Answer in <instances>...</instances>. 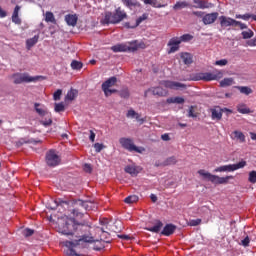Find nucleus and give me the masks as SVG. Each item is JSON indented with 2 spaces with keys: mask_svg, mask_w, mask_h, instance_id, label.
I'll return each instance as SVG.
<instances>
[{
  "mask_svg": "<svg viewBox=\"0 0 256 256\" xmlns=\"http://www.w3.org/2000/svg\"><path fill=\"white\" fill-rule=\"evenodd\" d=\"M89 229H91V226L87 221L79 222L75 218H69L64 224L59 226L58 231L66 237H80L78 240H74L78 241V245H80L81 241L83 243H95L93 236L85 235V233H89Z\"/></svg>",
  "mask_w": 256,
  "mask_h": 256,
  "instance_id": "1",
  "label": "nucleus"
},
{
  "mask_svg": "<svg viewBox=\"0 0 256 256\" xmlns=\"http://www.w3.org/2000/svg\"><path fill=\"white\" fill-rule=\"evenodd\" d=\"M139 49H145V43L133 40L126 43H119L111 47L113 53H135Z\"/></svg>",
  "mask_w": 256,
  "mask_h": 256,
  "instance_id": "2",
  "label": "nucleus"
},
{
  "mask_svg": "<svg viewBox=\"0 0 256 256\" xmlns=\"http://www.w3.org/2000/svg\"><path fill=\"white\" fill-rule=\"evenodd\" d=\"M124 19H127V12L118 7L115 12H105L104 18L101 20L103 25H117Z\"/></svg>",
  "mask_w": 256,
  "mask_h": 256,
  "instance_id": "3",
  "label": "nucleus"
},
{
  "mask_svg": "<svg viewBox=\"0 0 256 256\" xmlns=\"http://www.w3.org/2000/svg\"><path fill=\"white\" fill-rule=\"evenodd\" d=\"M73 209L70 210L71 215L73 217L83 218L85 212L83 211H91V209H95V203L91 201H83V200H76L73 202Z\"/></svg>",
  "mask_w": 256,
  "mask_h": 256,
  "instance_id": "4",
  "label": "nucleus"
},
{
  "mask_svg": "<svg viewBox=\"0 0 256 256\" xmlns=\"http://www.w3.org/2000/svg\"><path fill=\"white\" fill-rule=\"evenodd\" d=\"M223 78V72L220 70H214L212 72H199L193 75L192 81H219Z\"/></svg>",
  "mask_w": 256,
  "mask_h": 256,
  "instance_id": "5",
  "label": "nucleus"
},
{
  "mask_svg": "<svg viewBox=\"0 0 256 256\" xmlns=\"http://www.w3.org/2000/svg\"><path fill=\"white\" fill-rule=\"evenodd\" d=\"M198 174H200V176L206 181L212 182L214 185H227V183H229V179H233V176L219 177L205 170H199Z\"/></svg>",
  "mask_w": 256,
  "mask_h": 256,
  "instance_id": "6",
  "label": "nucleus"
},
{
  "mask_svg": "<svg viewBox=\"0 0 256 256\" xmlns=\"http://www.w3.org/2000/svg\"><path fill=\"white\" fill-rule=\"evenodd\" d=\"M12 77L15 85H21V83H36L39 79H43V76H30L28 73H15Z\"/></svg>",
  "mask_w": 256,
  "mask_h": 256,
  "instance_id": "7",
  "label": "nucleus"
},
{
  "mask_svg": "<svg viewBox=\"0 0 256 256\" xmlns=\"http://www.w3.org/2000/svg\"><path fill=\"white\" fill-rule=\"evenodd\" d=\"M119 143L123 149L130 153H143V151H145V148L137 147L131 138L122 137L119 139Z\"/></svg>",
  "mask_w": 256,
  "mask_h": 256,
  "instance_id": "8",
  "label": "nucleus"
},
{
  "mask_svg": "<svg viewBox=\"0 0 256 256\" xmlns=\"http://www.w3.org/2000/svg\"><path fill=\"white\" fill-rule=\"evenodd\" d=\"M247 165L245 160L240 161L236 164L223 165L215 168V173H233V171H237L238 169H243Z\"/></svg>",
  "mask_w": 256,
  "mask_h": 256,
  "instance_id": "9",
  "label": "nucleus"
},
{
  "mask_svg": "<svg viewBox=\"0 0 256 256\" xmlns=\"http://www.w3.org/2000/svg\"><path fill=\"white\" fill-rule=\"evenodd\" d=\"M46 163L49 167H57L61 163V158L55 153V150H50L46 153Z\"/></svg>",
  "mask_w": 256,
  "mask_h": 256,
  "instance_id": "10",
  "label": "nucleus"
},
{
  "mask_svg": "<svg viewBox=\"0 0 256 256\" xmlns=\"http://www.w3.org/2000/svg\"><path fill=\"white\" fill-rule=\"evenodd\" d=\"M160 85H163L166 89H172L174 91H183L187 89V86L184 83L169 80L160 82Z\"/></svg>",
  "mask_w": 256,
  "mask_h": 256,
  "instance_id": "11",
  "label": "nucleus"
},
{
  "mask_svg": "<svg viewBox=\"0 0 256 256\" xmlns=\"http://www.w3.org/2000/svg\"><path fill=\"white\" fill-rule=\"evenodd\" d=\"M149 93H152V95H155L157 97L167 96V90L163 89L161 86L149 88L144 92V97H147Z\"/></svg>",
  "mask_w": 256,
  "mask_h": 256,
  "instance_id": "12",
  "label": "nucleus"
},
{
  "mask_svg": "<svg viewBox=\"0 0 256 256\" xmlns=\"http://www.w3.org/2000/svg\"><path fill=\"white\" fill-rule=\"evenodd\" d=\"M179 45H181V40H179V37L171 38L168 42V54L171 55V53H177L179 51Z\"/></svg>",
  "mask_w": 256,
  "mask_h": 256,
  "instance_id": "13",
  "label": "nucleus"
},
{
  "mask_svg": "<svg viewBox=\"0 0 256 256\" xmlns=\"http://www.w3.org/2000/svg\"><path fill=\"white\" fill-rule=\"evenodd\" d=\"M64 245L69 249V251L67 252V255L79 256V254L75 251V249H73L74 247L79 246V241H65Z\"/></svg>",
  "mask_w": 256,
  "mask_h": 256,
  "instance_id": "14",
  "label": "nucleus"
},
{
  "mask_svg": "<svg viewBox=\"0 0 256 256\" xmlns=\"http://www.w3.org/2000/svg\"><path fill=\"white\" fill-rule=\"evenodd\" d=\"M218 17H219V13L217 12L206 14L203 16L202 22L204 23V25H211L215 23V21H217Z\"/></svg>",
  "mask_w": 256,
  "mask_h": 256,
  "instance_id": "15",
  "label": "nucleus"
},
{
  "mask_svg": "<svg viewBox=\"0 0 256 256\" xmlns=\"http://www.w3.org/2000/svg\"><path fill=\"white\" fill-rule=\"evenodd\" d=\"M211 113L213 121H221V119H223V110H221V107L217 106L215 108H212Z\"/></svg>",
  "mask_w": 256,
  "mask_h": 256,
  "instance_id": "16",
  "label": "nucleus"
},
{
  "mask_svg": "<svg viewBox=\"0 0 256 256\" xmlns=\"http://www.w3.org/2000/svg\"><path fill=\"white\" fill-rule=\"evenodd\" d=\"M220 20V25L221 27H231V26H235V19H232L230 17L227 16H220L219 17Z\"/></svg>",
  "mask_w": 256,
  "mask_h": 256,
  "instance_id": "17",
  "label": "nucleus"
},
{
  "mask_svg": "<svg viewBox=\"0 0 256 256\" xmlns=\"http://www.w3.org/2000/svg\"><path fill=\"white\" fill-rule=\"evenodd\" d=\"M78 19L79 18L77 17V14H67L65 16V21L69 27H75V25H77Z\"/></svg>",
  "mask_w": 256,
  "mask_h": 256,
  "instance_id": "18",
  "label": "nucleus"
},
{
  "mask_svg": "<svg viewBox=\"0 0 256 256\" xmlns=\"http://www.w3.org/2000/svg\"><path fill=\"white\" fill-rule=\"evenodd\" d=\"M175 229H177V227L173 224H167L161 234L162 235H165V237H169L170 235H173L175 233Z\"/></svg>",
  "mask_w": 256,
  "mask_h": 256,
  "instance_id": "19",
  "label": "nucleus"
},
{
  "mask_svg": "<svg viewBox=\"0 0 256 256\" xmlns=\"http://www.w3.org/2000/svg\"><path fill=\"white\" fill-rule=\"evenodd\" d=\"M144 5H151L155 9H161L163 7H167V4H161L157 0H142Z\"/></svg>",
  "mask_w": 256,
  "mask_h": 256,
  "instance_id": "20",
  "label": "nucleus"
},
{
  "mask_svg": "<svg viewBox=\"0 0 256 256\" xmlns=\"http://www.w3.org/2000/svg\"><path fill=\"white\" fill-rule=\"evenodd\" d=\"M195 3V9H209L211 7V4L205 0H193Z\"/></svg>",
  "mask_w": 256,
  "mask_h": 256,
  "instance_id": "21",
  "label": "nucleus"
},
{
  "mask_svg": "<svg viewBox=\"0 0 256 256\" xmlns=\"http://www.w3.org/2000/svg\"><path fill=\"white\" fill-rule=\"evenodd\" d=\"M123 5L128 9H133V7H141V3L137 0H122Z\"/></svg>",
  "mask_w": 256,
  "mask_h": 256,
  "instance_id": "22",
  "label": "nucleus"
},
{
  "mask_svg": "<svg viewBox=\"0 0 256 256\" xmlns=\"http://www.w3.org/2000/svg\"><path fill=\"white\" fill-rule=\"evenodd\" d=\"M187 7H191V4L187 1H178L173 6L174 11H180V9H187Z\"/></svg>",
  "mask_w": 256,
  "mask_h": 256,
  "instance_id": "23",
  "label": "nucleus"
},
{
  "mask_svg": "<svg viewBox=\"0 0 256 256\" xmlns=\"http://www.w3.org/2000/svg\"><path fill=\"white\" fill-rule=\"evenodd\" d=\"M115 83H117V77L112 76L102 84V88L110 89V87H113Z\"/></svg>",
  "mask_w": 256,
  "mask_h": 256,
  "instance_id": "24",
  "label": "nucleus"
},
{
  "mask_svg": "<svg viewBox=\"0 0 256 256\" xmlns=\"http://www.w3.org/2000/svg\"><path fill=\"white\" fill-rule=\"evenodd\" d=\"M235 89H238L242 95H251L253 93V89L249 86H234Z\"/></svg>",
  "mask_w": 256,
  "mask_h": 256,
  "instance_id": "25",
  "label": "nucleus"
},
{
  "mask_svg": "<svg viewBox=\"0 0 256 256\" xmlns=\"http://www.w3.org/2000/svg\"><path fill=\"white\" fill-rule=\"evenodd\" d=\"M147 231H150L151 233H159L161 229H163V222L158 221L154 226L146 228Z\"/></svg>",
  "mask_w": 256,
  "mask_h": 256,
  "instance_id": "26",
  "label": "nucleus"
},
{
  "mask_svg": "<svg viewBox=\"0 0 256 256\" xmlns=\"http://www.w3.org/2000/svg\"><path fill=\"white\" fill-rule=\"evenodd\" d=\"M38 41H39V35H35L34 37L28 39L26 41L27 49H31V47H34L35 45H37Z\"/></svg>",
  "mask_w": 256,
  "mask_h": 256,
  "instance_id": "27",
  "label": "nucleus"
},
{
  "mask_svg": "<svg viewBox=\"0 0 256 256\" xmlns=\"http://www.w3.org/2000/svg\"><path fill=\"white\" fill-rule=\"evenodd\" d=\"M167 103H176L177 105H183L185 103V98L183 97H171L167 99Z\"/></svg>",
  "mask_w": 256,
  "mask_h": 256,
  "instance_id": "28",
  "label": "nucleus"
},
{
  "mask_svg": "<svg viewBox=\"0 0 256 256\" xmlns=\"http://www.w3.org/2000/svg\"><path fill=\"white\" fill-rule=\"evenodd\" d=\"M181 59H182L184 65H191L193 63V58L191 57V54H189V53H183L181 55Z\"/></svg>",
  "mask_w": 256,
  "mask_h": 256,
  "instance_id": "29",
  "label": "nucleus"
},
{
  "mask_svg": "<svg viewBox=\"0 0 256 256\" xmlns=\"http://www.w3.org/2000/svg\"><path fill=\"white\" fill-rule=\"evenodd\" d=\"M233 135H234V139H236L240 143H245V134H243V132L235 130L233 132Z\"/></svg>",
  "mask_w": 256,
  "mask_h": 256,
  "instance_id": "30",
  "label": "nucleus"
},
{
  "mask_svg": "<svg viewBox=\"0 0 256 256\" xmlns=\"http://www.w3.org/2000/svg\"><path fill=\"white\" fill-rule=\"evenodd\" d=\"M235 83V80L233 78H224L222 81H220V87H231Z\"/></svg>",
  "mask_w": 256,
  "mask_h": 256,
  "instance_id": "31",
  "label": "nucleus"
},
{
  "mask_svg": "<svg viewBox=\"0 0 256 256\" xmlns=\"http://www.w3.org/2000/svg\"><path fill=\"white\" fill-rule=\"evenodd\" d=\"M124 171L128 173L129 175H132V177H136V175L139 173L137 171V168L135 166L128 165L125 167Z\"/></svg>",
  "mask_w": 256,
  "mask_h": 256,
  "instance_id": "32",
  "label": "nucleus"
},
{
  "mask_svg": "<svg viewBox=\"0 0 256 256\" xmlns=\"http://www.w3.org/2000/svg\"><path fill=\"white\" fill-rule=\"evenodd\" d=\"M77 90L76 89H71L70 91L67 92V95L65 97L66 101H73V99H75V97H77Z\"/></svg>",
  "mask_w": 256,
  "mask_h": 256,
  "instance_id": "33",
  "label": "nucleus"
},
{
  "mask_svg": "<svg viewBox=\"0 0 256 256\" xmlns=\"http://www.w3.org/2000/svg\"><path fill=\"white\" fill-rule=\"evenodd\" d=\"M139 201V196L137 195H131L124 199V203H127L128 205H131V203H137Z\"/></svg>",
  "mask_w": 256,
  "mask_h": 256,
  "instance_id": "34",
  "label": "nucleus"
},
{
  "mask_svg": "<svg viewBox=\"0 0 256 256\" xmlns=\"http://www.w3.org/2000/svg\"><path fill=\"white\" fill-rule=\"evenodd\" d=\"M40 105L39 103H35L34 104V109L36 111V113H38V115H40V117H45V115H47V111H45V109L43 108H40Z\"/></svg>",
  "mask_w": 256,
  "mask_h": 256,
  "instance_id": "35",
  "label": "nucleus"
},
{
  "mask_svg": "<svg viewBox=\"0 0 256 256\" xmlns=\"http://www.w3.org/2000/svg\"><path fill=\"white\" fill-rule=\"evenodd\" d=\"M70 65H71V68L74 69L75 71H79L80 69H83V63L77 60H73Z\"/></svg>",
  "mask_w": 256,
  "mask_h": 256,
  "instance_id": "36",
  "label": "nucleus"
},
{
  "mask_svg": "<svg viewBox=\"0 0 256 256\" xmlns=\"http://www.w3.org/2000/svg\"><path fill=\"white\" fill-rule=\"evenodd\" d=\"M45 21L47 23H55V15H53V12H46Z\"/></svg>",
  "mask_w": 256,
  "mask_h": 256,
  "instance_id": "37",
  "label": "nucleus"
},
{
  "mask_svg": "<svg viewBox=\"0 0 256 256\" xmlns=\"http://www.w3.org/2000/svg\"><path fill=\"white\" fill-rule=\"evenodd\" d=\"M175 163H177V158H175V156H172V157H169L168 159H166V160L163 162V165H164V166H167V165H175Z\"/></svg>",
  "mask_w": 256,
  "mask_h": 256,
  "instance_id": "38",
  "label": "nucleus"
},
{
  "mask_svg": "<svg viewBox=\"0 0 256 256\" xmlns=\"http://www.w3.org/2000/svg\"><path fill=\"white\" fill-rule=\"evenodd\" d=\"M237 111H238V113H241L242 115H249V113H251V109H249L245 106H239Z\"/></svg>",
  "mask_w": 256,
  "mask_h": 256,
  "instance_id": "39",
  "label": "nucleus"
},
{
  "mask_svg": "<svg viewBox=\"0 0 256 256\" xmlns=\"http://www.w3.org/2000/svg\"><path fill=\"white\" fill-rule=\"evenodd\" d=\"M54 111H55L56 113H61V112L65 111V104H63V102H61V103H56V104H55Z\"/></svg>",
  "mask_w": 256,
  "mask_h": 256,
  "instance_id": "40",
  "label": "nucleus"
},
{
  "mask_svg": "<svg viewBox=\"0 0 256 256\" xmlns=\"http://www.w3.org/2000/svg\"><path fill=\"white\" fill-rule=\"evenodd\" d=\"M180 43H185L187 41H191L193 39V36L191 34H183L180 38H178Z\"/></svg>",
  "mask_w": 256,
  "mask_h": 256,
  "instance_id": "41",
  "label": "nucleus"
},
{
  "mask_svg": "<svg viewBox=\"0 0 256 256\" xmlns=\"http://www.w3.org/2000/svg\"><path fill=\"white\" fill-rule=\"evenodd\" d=\"M61 95H63V90H61V89L56 90L53 94L54 101H60Z\"/></svg>",
  "mask_w": 256,
  "mask_h": 256,
  "instance_id": "42",
  "label": "nucleus"
},
{
  "mask_svg": "<svg viewBox=\"0 0 256 256\" xmlns=\"http://www.w3.org/2000/svg\"><path fill=\"white\" fill-rule=\"evenodd\" d=\"M248 181H249L250 183H253V184L256 183V171H255V170L249 172Z\"/></svg>",
  "mask_w": 256,
  "mask_h": 256,
  "instance_id": "43",
  "label": "nucleus"
},
{
  "mask_svg": "<svg viewBox=\"0 0 256 256\" xmlns=\"http://www.w3.org/2000/svg\"><path fill=\"white\" fill-rule=\"evenodd\" d=\"M33 233H35V230H33L31 228H26L22 231V235H24V237H31V235H33Z\"/></svg>",
  "mask_w": 256,
  "mask_h": 256,
  "instance_id": "44",
  "label": "nucleus"
},
{
  "mask_svg": "<svg viewBox=\"0 0 256 256\" xmlns=\"http://www.w3.org/2000/svg\"><path fill=\"white\" fill-rule=\"evenodd\" d=\"M253 35H254V33L251 30L242 32L243 39H251V37H253Z\"/></svg>",
  "mask_w": 256,
  "mask_h": 256,
  "instance_id": "45",
  "label": "nucleus"
},
{
  "mask_svg": "<svg viewBox=\"0 0 256 256\" xmlns=\"http://www.w3.org/2000/svg\"><path fill=\"white\" fill-rule=\"evenodd\" d=\"M249 243H251V239L249 236H246L243 240H241L240 245H242V247H249Z\"/></svg>",
  "mask_w": 256,
  "mask_h": 256,
  "instance_id": "46",
  "label": "nucleus"
},
{
  "mask_svg": "<svg viewBox=\"0 0 256 256\" xmlns=\"http://www.w3.org/2000/svg\"><path fill=\"white\" fill-rule=\"evenodd\" d=\"M104 147H105V145H103L101 143L94 144V149H95L96 153H101V151H103Z\"/></svg>",
  "mask_w": 256,
  "mask_h": 256,
  "instance_id": "47",
  "label": "nucleus"
},
{
  "mask_svg": "<svg viewBox=\"0 0 256 256\" xmlns=\"http://www.w3.org/2000/svg\"><path fill=\"white\" fill-rule=\"evenodd\" d=\"M136 115H137V112H135V110L133 109H130L126 114V117H128V119H135Z\"/></svg>",
  "mask_w": 256,
  "mask_h": 256,
  "instance_id": "48",
  "label": "nucleus"
},
{
  "mask_svg": "<svg viewBox=\"0 0 256 256\" xmlns=\"http://www.w3.org/2000/svg\"><path fill=\"white\" fill-rule=\"evenodd\" d=\"M146 19H147V14H143L142 16H140L136 20V27H139V25H141V23H143V21H145Z\"/></svg>",
  "mask_w": 256,
  "mask_h": 256,
  "instance_id": "49",
  "label": "nucleus"
},
{
  "mask_svg": "<svg viewBox=\"0 0 256 256\" xmlns=\"http://www.w3.org/2000/svg\"><path fill=\"white\" fill-rule=\"evenodd\" d=\"M190 227H197V225H201V219H194L189 221Z\"/></svg>",
  "mask_w": 256,
  "mask_h": 256,
  "instance_id": "50",
  "label": "nucleus"
},
{
  "mask_svg": "<svg viewBox=\"0 0 256 256\" xmlns=\"http://www.w3.org/2000/svg\"><path fill=\"white\" fill-rule=\"evenodd\" d=\"M228 61L227 59H221V60H218L214 63V65H218L220 67H225V65H227Z\"/></svg>",
  "mask_w": 256,
  "mask_h": 256,
  "instance_id": "51",
  "label": "nucleus"
},
{
  "mask_svg": "<svg viewBox=\"0 0 256 256\" xmlns=\"http://www.w3.org/2000/svg\"><path fill=\"white\" fill-rule=\"evenodd\" d=\"M234 27H240V29H247V24L236 20L234 23Z\"/></svg>",
  "mask_w": 256,
  "mask_h": 256,
  "instance_id": "52",
  "label": "nucleus"
},
{
  "mask_svg": "<svg viewBox=\"0 0 256 256\" xmlns=\"http://www.w3.org/2000/svg\"><path fill=\"white\" fill-rule=\"evenodd\" d=\"M40 123L44 127H49L53 123V120H51V118H49L48 120H41Z\"/></svg>",
  "mask_w": 256,
  "mask_h": 256,
  "instance_id": "53",
  "label": "nucleus"
},
{
  "mask_svg": "<svg viewBox=\"0 0 256 256\" xmlns=\"http://www.w3.org/2000/svg\"><path fill=\"white\" fill-rule=\"evenodd\" d=\"M83 170L85 173H92L93 167H91V164H84Z\"/></svg>",
  "mask_w": 256,
  "mask_h": 256,
  "instance_id": "54",
  "label": "nucleus"
},
{
  "mask_svg": "<svg viewBox=\"0 0 256 256\" xmlns=\"http://www.w3.org/2000/svg\"><path fill=\"white\" fill-rule=\"evenodd\" d=\"M188 117H192L193 119H195V117H197V114H195L194 110H193V106L189 107L188 110Z\"/></svg>",
  "mask_w": 256,
  "mask_h": 256,
  "instance_id": "55",
  "label": "nucleus"
},
{
  "mask_svg": "<svg viewBox=\"0 0 256 256\" xmlns=\"http://www.w3.org/2000/svg\"><path fill=\"white\" fill-rule=\"evenodd\" d=\"M12 23H15V25H21V18H19V16H12Z\"/></svg>",
  "mask_w": 256,
  "mask_h": 256,
  "instance_id": "56",
  "label": "nucleus"
},
{
  "mask_svg": "<svg viewBox=\"0 0 256 256\" xmlns=\"http://www.w3.org/2000/svg\"><path fill=\"white\" fill-rule=\"evenodd\" d=\"M55 203H56V207H59V205L60 207H63L64 205H69V202L63 201V200H57L55 201Z\"/></svg>",
  "mask_w": 256,
  "mask_h": 256,
  "instance_id": "57",
  "label": "nucleus"
},
{
  "mask_svg": "<svg viewBox=\"0 0 256 256\" xmlns=\"http://www.w3.org/2000/svg\"><path fill=\"white\" fill-rule=\"evenodd\" d=\"M134 119H136V121H138V123H141V125H143L145 123V118H141L139 113H137L136 116H134Z\"/></svg>",
  "mask_w": 256,
  "mask_h": 256,
  "instance_id": "58",
  "label": "nucleus"
},
{
  "mask_svg": "<svg viewBox=\"0 0 256 256\" xmlns=\"http://www.w3.org/2000/svg\"><path fill=\"white\" fill-rule=\"evenodd\" d=\"M120 97H123V99H127L129 97V90H122L120 93Z\"/></svg>",
  "mask_w": 256,
  "mask_h": 256,
  "instance_id": "59",
  "label": "nucleus"
},
{
  "mask_svg": "<svg viewBox=\"0 0 256 256\" xmlns=\"http://www.w3.org/2000/svg\"><path fill=\"white\" fill-rule=\"evenodd\" d=\"M252 17H253V14H249V13H246V14L242 15V19L244 21H249V19H252Z\"/></svg>",
  "mask_w": 256,
  "mask_h": 256,
  "instance_id": "60",
  "label": "nucleus"
},
{
  "mask_svg": "<svg viewBox=\"0 0 256 256\" xmlns=\"http://www.w3.org/2000/svg\"><path fill=\"white\" fill-rule=\"evenodd\" d=\"M192 15H195V17H203V15H205V12H203V11H193Z\"/></svg>",
  "mask_w": 256,
  "mask_h": 256,
  "instance_id": "61",
  "label": "nucleus"
},
{
  "mask_svg": "<svg viewBox=\"0 0 256 256\" xmlns=\"http://www.w3.org/2000/svg\"><path fill=\"white\" fill-rule=\"evenodd\" d=\"M161 139L162 141H171V137H169V134H162Z\"/></svg>",
  "mask_w": 256,
  "mask_h": 256,
  "instance_id": "62",
  "label": "nucleus"
},
{
  "mask_svg": "<svg viewBox=\"0 0 256 256\" xmlns=\"http://www.w3.org/2000/svg\"><path fill=\"white\" fill-rule=\"evenodd\" d=\"M102 91H104V95L106 97H109V95H111V89L109 88H102Z\"/></svg>",
  "mask_w": 256,
  "mask_h": 256,
  "instance_id": "63",
  "label": "nucleus"
},
{
  "mask_svg": "<svg viewBox=\"0 0 256 256\" xmlns=\"http://www.w3.org/2000/svg\"><path fill=\"white\" fill-rule=\"evenodd\" d=\"M248 45H249V47H256V39H252V40L248 41Z\"/></svg>",
  "mask_w": 256,
  "mask_h": 256,
  "instance_id": "64",
  "label": "nucleus"
}]
</instances>
